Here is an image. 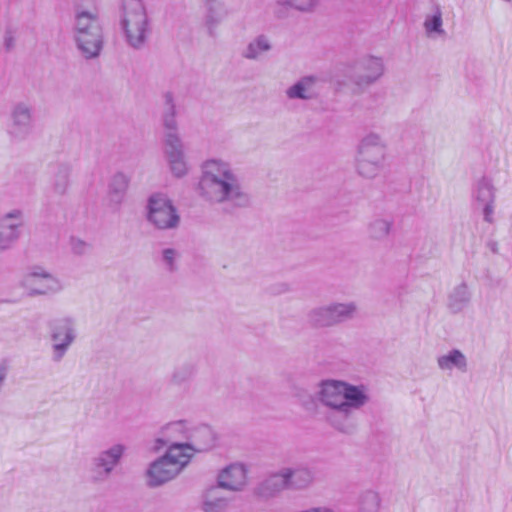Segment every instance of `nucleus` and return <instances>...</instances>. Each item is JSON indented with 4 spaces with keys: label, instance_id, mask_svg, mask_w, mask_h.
I'll list each match as a JSON object with an SVG mask.
<instances>
[{
    "label": "nucleus",
    "instance_id": "1",
    "mask_svg": "<svg viewBox=\"0 0 512 512\" xmlns=\"http://www.w3.org/2000/svg\"><path fill=\"white\" fill-rule=\"evenodd\" d=\"M197 191L204 201L222 205L223 210L228 213L247 208L251 204L249 193L231 165L218 159L203 163Z\"/></svg>",
    "mask_w": 512,
    "mask_h": 512
},
{
    "label": "nucleus",
    "instance_id": "2",
    "mask_svg": "<svg viewBox=\"0 0 512 512\" xmlns=\"http://www.w3.org/2000/svg\"><path fill=\"white\" fill-rule=\"evenodd\" d=\"M320 402L329 408L326 419L336 430L352 434L356 423L353 411L363 407L369 400L364 386H356L339 380H324L318 392Z\"/></svg>",
    "mask_w": 512,
    "mask_h": 512
},
{
    "label": "nucleus",
    "instance_id": "3",
    "mask_svg": "<svg viewBox=\"0 0 512 512\" xmlns=\"http://www.w3.org/2000/svg\"><path fill=\"white\" fill-rule=\"evenodd\" d=\"M73 39L86 60L98 58L104 46L103 27L96 7L77 6L74 11Z\"/></svg>",
    "mask_w": 512,
    "mask_h": 512
},
{
    "label": "nucleus",
    "instance_id": "4",
    "mask_svg": "<svg viewBox=\"0 0 512 512\" xmlns=\"http://www.w3.org/2000/svg\"><path fill=\"white\" fill-rule=\"evenodd\" d=\"M164 101L165 109L162 121L163 126L167 130L164 139V154L172 174L177 178H181L187 174L188 168L184 159L183 143L176 132V110L172 93H165Z\"/></svg>",
    "mask_w": 512,
    "mask_h": 512
},
{
    "label": "nucleus",
    "instance_id": "5",
    "mask_svg": "<svg viewBox=\"0 0 512 512\" xmlns=\"http://www.w3.org/2000/svg\"><path fill=\"white\" fill-rule=\"evenodd\" d=\"M122 29L127 43L140 49L151 32L142 0H122Z\"/></svg>",
    "mask_w": 512,
    "mask_h": 512
},
{
    "label": "nucleus",
    "instance_id": "6",
    "mask_svg": "<svg viewBox=\"0 0 512 512\" xmlns=\"http://www.w3.org/2000/svg\"><path fill=\"white\" fill-rule=\"evenodd\" d=\"M191 454L183 452L182 446L172 444L167 453L150 464L147 470V484L158 487L172 480L189 463Z\"/></svg>",
    "mask_w": 512,
    "mask_h": 512
},
{
    "label": "nucleus",
    "instance_id": "7",
    "mask_svg": "<svg viewBox=\"0 0 512 512\" xmlns=\"http://www.w3.org/2000/svg\"><path fill=\"white\" fill-rule=\"evenodd\" d=\"M386 145L382 138L370 133L364 137L358 147L357 171L366 178L375 177L383 166Z\"/></svg>",
    "mask_w": 512,
    "mask_h": 512
},
{
    "label": "nucleus",
    "instance_id": "8",
    "mask_svg": "<svg viewBox=\"0 0 512 512\" xmlns=\"http://www.w3.org/2000/svg\"><path fill=\"white\" fill-rule=\"evenodd\" d=\"M147 210V220L157 229H174L180 223L176 207L163 193H155L149 197Z\"/></svg>",
    "mask_w": 512,
    "mask_h": 512
},
{
    "label": "nucleus",
    "instance_id": "9",
    "mask_svg": "<svg viewBox=\"0 0 512 512\" xmlns=\"http://www.w3.org/2000/svg\"><path fill=\"white\" fill-rule=\"evenodd\" d=\"M355 311L354 303H334L311 310L308 322L314 327H329L351 319Z\"/></svg>",
    "mask_w": 512,
    "mask_h": 512
},
{
    "label": "nucleus",
    "instance_id": "10",
    "mask_svg": "<svg viewBox=\"0 0 512 512\" xmlns=\"http://www.w3.org/2000/svg\"><path fill=\"white\" fill-rule=\"evenodd\" d=\"M49 327L53 341L52 359L54 362H60L76 339L75 324L72 318L63 317L52 320Z\"/></svg>",
    "mask_w": 512,
    "mask_h": 512
},
{
    "label": "nucleus",
    "instance_id": "11",
    "mask_svg": "<svg viewBox=\"0 0 512 512\" xmlns=\"http://www.w3.org/2000/svg\"><path fill=\"white\" fill-rule=\"evenodd\" d=\"M125 451L126 446L118 443L100 451L94 456L90 466L92 480L94 482L106 481L115 467L120 464Z\"/></svg>",
    "mask_w": 512,
    "mask_h": 512
},
{
    "label": "nucleus",
    "instance_id": "12",
    "mask_svg": "<svg viewBox=\"0 0 512 512\" xmlns=\"http://www.w3.org/2000/svg\"><path fill=\"white\" fill-rule=\"evenodd\" d=\"M496 191L493 179L487 175L481 176L472 186V199L482 207L483 219L489 224L494 222Z\"/></svg>",
    "mask_w": 512,
    "mask_h": 512
},
{
    "label": "nucleus",
    "instance_id": "13",
    "mask_svg": "<svg viewBox=\"0 0 512 512\" xmlns=\"http://www.w3.org/2000/svg\"><path fill=\"white\" fill-rule=\"evenodd\" d=\"M23 285L29 289V295H48L62 289L60 281L40 266H34L25 275Z\"/></svg>",
    "mask_w": 512,
    "mask_h": 512
},
{
    "label": "nucleus",
    "instance_id": "14",
    "mask_svg": "<svg viewBox=\"0 0 512 512\" xmlns=\"http://www.w3.org/2000/svg\"><path fill=\"white\" fill-rule=\"evenodd\" d=\"M23 225V213L19 209L0 217V250L4 251L13 247L20 238Z\"/></svg>",
    "mask_w": 512,
    "mask_h": 512
},
{
    "label": "nucleus",
    "instance_id": "15",
    "mask_svg": "<svg viewBox=\"0 0 512 512\" xmlns=\"http://www.w3.org/2000/svg\"><path fill=\"white\" fill-rule=\"evenodd\" d=\"M187 442L174 443L182 446V451L193 455V452H203L211 449L215 443V435L212 429L207 425H200L193 429H188L186 435Z\"/></svg>",
    "mask_w": 512,
    "mask_h": 512
},
{
    "label": "nucleus",
    "instance_id": "16",
    "mask_svg": "<svg viewBox=\"0 0 512 512\" xmlns=\"http://www.w3.org/2000/svg\"><path fill=\"white\" fill-rule=\"evenodd\" d=\"M384 73L383 60L379 57L365 56L356 64L354 81L357 85H369Z\"/></svg>",
    "mask_w": 512,
    "mask_h": 512
},
{
    "label": "nucleus",
    "instance_id": "17",
    "mask_svg": "<svg viewBox=\"0 0 512 512\" xmlns=\"http://www.w3.org/2000/svg\"><path fill=\"white\" fill-rule=\"evenodd\" d=\"M247 470L241 463H233L222 469L217 477V487L241 491L246 484Z\"/></svg>",
    "mask_w": 512,
    "mask_h": 512
},
{
    "label": "nucleus",
    "instance_id": "18",
    "mask_svg": "<svg viewBox=\"0 0 512 512\" xmlns=\"http://www.w3.org/2000/svg\"><path fill=\"white\" fill-rule=\"evenodd\" d=\"M11 118L10 135L16 139L26 138L33 128L31 109L25 104H17L12 111Z\"/></svg>",
    "mask_w": 512,
    "mask_h": 512
},
{
    "label": "nucleus",
    "instance_id": "19",
    "mask_svg": "<svg viewBox=\"0 0 512 512\" xmlns=\"http://www.w3.org/2000/svg\"><path fill=\"white\" fill-rule=\"evenodd\" d=\"M287 474L284 468L279 472L272 473L266 477L255 489V493L263 498H269L284 489H288Z\"/></svg>",
    "mask_w": 512,
    "mask_h": 512
},
{
    "label": "nucleus",
    "instance_id": "20",
    "mask_svg": "<svg viewBox=\"0 0 512 512\" xmlns=\"http://www.w3.org/2000/svg\"><path fill=\"white\" fill-rule=\"evenodd\" d=\"M206 14L205 26L210 37H216V27L227 16L225 5L219 0H208L205 2Z\"/></svg>",
    "mask_w": 512,
    "mask_h": 512
},
{
    "label": "nucleus",
    "instance_id": "21",
    "mask_svg": "<svg viewBox=\"0 0 512 512\" xmlns=\"http://www.w3.org/2000/svg\"><path fill=\"white\" fill-rule=\"evenodd\" d=\"M317 95L316 78L312 76L302 77L286 90V96L290 100H310L316 98Z\"/></svg>",
    "mask_w": 512,
    "mask_h": 512
},
{
    "label": "nucleus",
    "instance_id": "22",
    "mask_svg": "<svg viewBox=\"0 0 512 512\" xmlns=\"http://www.w3.org/2000/svg\"><path fill=\"white\" fill-rule=\"evenodd\" d=\"M130 178L123 172H116L111 176L108 182V199L115 206H119L126 196L129 187Z\"/></svg>",
    "mask_w": 512,
    "mask_h": 512
},
{
    "label": "nucleus",
    "instance_id": "23",
    "mask_svg": "<svg viewBox=\"0 0 512 512\" xmlns=\"http://www.w3.org/2000/svg\"><path fill=\"white\" fill-rule=\"evenodd\" d=\"M287 474L288 489H305L310 487L315 479V473L308 467H299L296 469L284 468Z\"/></svg>",
    "mask_w": 512,
    "mask_h": 512
},
{
    "label": "nucleus",
    "instance_id": "24",
    "mask_svg": "<svg viewBox=\"0 0 512 512\" xmlns=\"http://www.w3.org/2000/svg\"><path fill=\"white\" fill-rule=\"evenodd\" d=\"M471 301V293L466 283L455 286L447 297V308L453 314L462 312Z\"/></svg>",
    "mask_w": 512,
    "mask_h": 512
},
{
    "label": "nucleus",
    "instance_id": "25",
    "mask_svg": "<svg viewBox=\"0 0 512 512\" xmlns=\"http://www.w3.org/2000/svg\"><path fill=\"white\" fill-rule=\"evenodd\" d=\"M188 427L186 422L184 421H176L169 423L164 428V433L168 437V439L164 440L162 438H158L156 440V445L154 447L155 450L161 449L163 446L169 445V447L173 443H180L178 440L181 438L186 439V435L188 434Z\"/></svg>",
    "mask_w": 512,
    "mask_h": 512
},
{
    "label": "nucleus",
    "instance_id": "26",
    "mask_svg": "<svg viewBox=\"0 0 512 512\" xmlns=\"http://www.w3.org/2000/svg\"><path fill=\"white\" fill-rule=\"evenodd\" d=\"M437 364L441 370L457 369L460 372L467 371V359L458 349H452L447 354L438 357Z\"/></svg>",
    "mask_w": 512,
    "mask_h": 512
},
{
    "label": "nucleus",
    "instance_id": "27",
    "mask_svg": "<svg viewBox=\"0 0 512 512\" xmlns=\"http://www.w3.org/2000/svg\"><path fill=\"white\" fill-rule=\"evenodd\" d=\"M272 48L271 42L266 35H258L251 40L245 49L241 52V56L248 60H257L260 55L270 51Z\"/></svg>",
    "mask_w": 512,
    "mask_h": 512
},
{
    "label": "nucleus",
    "instance_id": "28",
    "mask_svg": "<svg viewBox=\"0 0 512 512\" xmlns=\"http://www.w3.org/2000/svg\"><path fill=\"white\" fill-rule=\"evenodd\" d=\"M380 505L379 494L371 489L360 492L356 500L357 512H378Z\"/></svg>",
    "mask_w": 512,
    "mask_h": 512
},
{
    "label": "nucleus",
    "instance_id": "29",
    "mask_svg": "<svg viewBox=\"0 0 512 512\" xmlns=\"http://www.w3.org/2000/svg\"><path fill=\"white\" fill-rule=\"evenodd\" d=\"M218 487H211L205 494L203 502L204 512H225L228 506V501L225 498L217 497Z\"/></svg>",
    "mask_w": 512,
    "mask_h": 512
},
{
    "label": "nucleus",
    "instance_id": "30",
    "mask_svg": "<svg viewBox=\"0 0 512 512\" xmlns=\"http://www.w3.org/2000/svg\"><path fill=\"white\" fill-rule=\"evenodd\" d=\"M393 226V221L386 218H376L370 222L368 233L372 239L383 240L388 237Z\"/></svg>",
    "mask_w": 512,
    "mask_h": 512
},
{
    "label": "nucleus",
    "instance_id": "31",
    "mask_svg": "<svg viewBox=\"0 0 512 512\" xmlns=\"http://www.w3.org/2000/svg\"><path fill=\"white\" fill-rule=\"evenodd\" d=\"M69 173L70 168L66 164H59L55 167L53 188L56 193L63 194L66 191L69 182Z\"/></svg>",
    "mask_w": 512,
    "mask_h": 512
},
{
    "label": "nucleus",
    "instance_id": "32",
    "mask_svg": "<svg viewBox=\"0 0 512 512\" xmlns=\"http://www.w3.org/2000/svg\"><path fill=\"white\" fill-rule=\"evenodd\" d=\"M424 27L428 35L432 33L442 34V13L439 7L435 8L432 15H428L424 21Z\"/></svg>",
    "mask_w": 512,
    "mask_h": 512
},
{
    "label": "nucleus",
    "instance_id": "33",
    "mask_svg": "<svg viewBox=\"0 0 512 512\" xmlns=\"http://www.w3.org/2000/svg\"><path fill=\"white\" fill-rule=\"evenodd\" d=\"M317 3L318 0H278L276 7H291L301 12H309L316 7Z\"/></svg>",
    "mask_w": 512,
    "mask_h": 512
},
{
    "label": "nucleus",
    "instance_id": "34",
    "mask_svg": "<svg viewBox=\"0 0 512 512\" xmlns=\"http://www.w3.org/2000/svg\"><path fill=\"white\" fill-rule=\"evenodd\" d=\"M195 368L192 364H183L177 367L172 376L171 382L176 385H181L188 381L194 374Z\"/></svg>",
    "mask_w": 512,
    "mask_h": 512
},
{
    "label": "nucleus",
    "instance_id": "35",
    "mask_svg": "<svg viewBox=\"0 0 512 512\" xmlns=\"http://www.w3.org/2000/svg\"><path fill=\"white\" fill-rule=\"evenodd\" d=\"M176 255H177L176 250L172 249V248L164 249L162 252L163 262L165 263L166 268L170 272H173L176 269V265H175Z\"/></svg>",
    "mask_w": 512,
    "mask_h": 512
},
{
    "label": "nucleus",
    "instance_id": "36",
    "mask_svg": "<svg viewBox=\"0 0 512 512\" xmlns=\"http://www.w3.org/2000/svg\"><path fill=\"white\" fill-rule=\"evenodd\" d=\"M72 251L77 255H83L86 253L88 244L80 239H71Z\"/></svg>",
    "mask_w": 512,
    "mask_h": 512
},
{
    "label": "nucleus",
    "instance_id": "37",
    "mask_svg": "<svg viewBox=\"0 0 512 512\" xmlns=\"http://www.w3.org/2000/svg\"><path fill=\"white\" fill-rule=\"evenodd\" d=\"M4 46L7 51H10L15 46L14 31L11 28L6 29L4 35Z\"/></svg>",
    "mask_w": 512,
    "mask_h": 512
},
{
    "label": "nucleus",
    "instance_id": "38",
    "mask_svg": "<svg viewBox=\"0 0 512 512\" xmlns=\"http://www.w3.org/2000/svg\"><path fill=\"white\" fill-rule=\"evenodd\" d=\"M275 13H276L277 15H279V14H280V11H279V10H275Z\"/></svg>",
    "mask_w": 512,
    "mask_h": 512
}]
</instances>
